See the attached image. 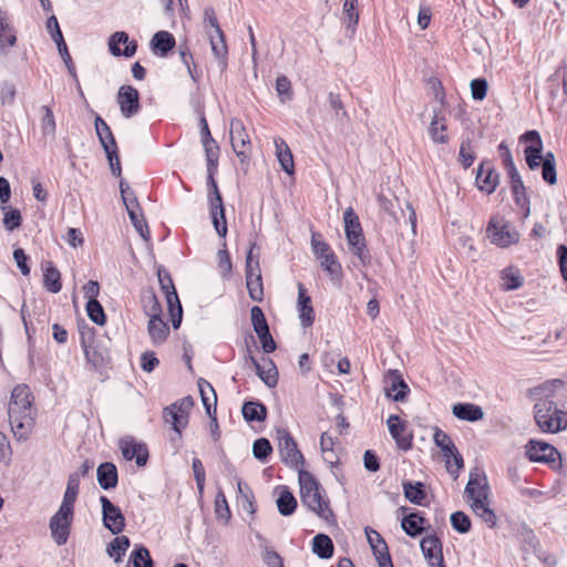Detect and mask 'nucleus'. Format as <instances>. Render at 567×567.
Returning <instances> with one entry per match:
<instances>
[{
    "label": "nucleus",
    "instance_id": "c9c22d12",
    "mask_svg": "<svg viewBox=\"0 0 567 567\" xmlns=\"http://www.w3.org/2000/svg\"><path fill=\"white\" fill-rule=\"evenodd\" d=\"M276 155L281 168L287 174L293 173V156L288 144L280 137L275 138Z\"/></svg>",
    "mask_w": 567,
    "mask_h": 567
},
{
    "label": "nucleus",
    "instance_id": "1a4fd4ad",
    "mask_svg": "<svg viewBox=\"0 0 567 567\" xmlns=\"http://www.w3.org/2000/svg\"><path fill=\"white\" fill-rule=\"evenodd\" d=\"M231 147L240 162H246L250 157L251 142L244 123L238 118H233L229 125Z\"/></svg>",
    "mask_w": 567,
    "mask_h": 567
},
{
    "label": "nucleus",
    "instance_id": "b1692460",
    "mask_svg": "<svg viewBox=\"0 0 567 567\" xmlns=\"http://www.w3.org/2000/svg\"><path fill=\"white\" fill-rule=\"evenodd\" d=\"M245 272L249 297L254 301H262L264 288L259 262H255L254 268L251 269H245Z\"/></svg>",
    "mask_w": 567,
    "mask_h": 567
},
{
    "label": "nucleus",
    "instance_id": "de8ad7c7",
    "mask_svg": "<svg viewBox=\"0 0 567 567\" xmlns=\"http://www.w3.org/2000/svg\"><path fill=\"white\" fill-rule=\"evenodd\" d=\"M40 112L42 113L40 124L42 134L44 136L54 137L56 131V123L51 107L48 105H43L40 107Z\"/></svg>",
    "mask_w": 567,
    "mask_h": 567
},
{
    "label": "nucleus",
    "instance_id": "423d86ee",
    "mask_svg": "<svg viewBox=\"0 0 567 567\" xmlns=\"http://www.w3.org/2000/svg\"><path fill=\"white\" fill-rule=\"evenodd\" d=\"M486 233L491 243L501 248L509 247L519 240L518 231L511 228L508 223L497 216L489 219Z\"/></svg>",
    "mask_w": 567,
    "mask_h": 567
},
{
    "label": "nucleus",
    "instance_id": "680f3d73",
    "mask_svg": "<svg viewBox=\"0 0 567 567\" xmlns=\"http://www.w3.org/2000/svg\"><path fill=\"white\" fill-rule=\"evenodd\" d=\"M215 513L219 519H224L225 522H228L231 516L226 496L221 491L216 495Z\"/></svg>",
    "mask_w": 567,
    "mask_h": 567
},
{
    "label": "nucleus",
    "instance_id": "4c0bfd02",
    "mask_svg": "<svg viewBox=\"0 0 567 567\" xmlns=\"http://www.w3.org/2000/svg\"><path fill=\"white\" fill-rule=\"evenodd\" d=\"M237 491H238V501L243 507V509L249 514L256 513L255 505V496L251 488L241 481V478H237Z\"/></svg>",
    "mask_w": 567,
    "mask_h": 567
},
{
    "label": "nucleus",
    "instance_id": "ddd939ff",
    "mask_svg": "<svg viewBox=\"0 0 567 567\" xmlns=\"http://www.w3.org/2000/svg\"><path fill=\"white\" fill-rule=\"evenodd\" d=\"M100 503L103 525L114 535L122 533L125 527V517L121 509L104 495L100 497Z\"/></svg>",
    "mask_w": 567,
    "mask_h": 567
},
{
    "label": "nucleus",
    "instance_id": "3c124183",
    "mask_svg": "<svg viewBox=\"0 0 567 567\" xmlns=\"http://www.w3.org/2000/svg\"><path fill=\"white\" fill-rule=\"evenodd\" d=\"M203 146L206 154L207 171H217L219 158V146L215 140L203 141Z\"/></svg>",
    "mask_w": 567,
    "mask_h": 567
},
{
    "label": "nucleus",
    "instance_id": "7c9ffc66",
    "mask_svg": "<svg viewBox=\"0 0 567 567\" xmlns=\"http://www.w3.org/2000/svg\"><path fill=\"white\" fill-rule=\"evenodd\" d=\"M388 381L391 383L386 389V395L393 401H403L409 392V386L396 371H390Z\"/></svg>",
    "mask_w": 567,
    "mask_h": 567
},
{
    "label": "nucleus",
    "instance_id": "6e6d98bb",
    "mask_svg": "<svg viewBox=\"0 0 567 567\" xmlns=\"http://www.w3.org/2000/svg\"><path fill=\"white\" fill-rule=\"evenodd\" d=\"M130 563L133 564V567H153V560L151 558L150 551L144 546L137 547L131 554Z\"/></svg>",
    "mask_w": 567,
    "mask_h": 567
},
{
    "label": "nucleus",
    "instance_id": "052dcab7",
    "mask_svg": "<svg viewBox=\"0 0 567 567\" xmlns=\"http://www.w3.org/2000/svg\"><path fill=\"white\" fill-rule=\"evenodd\" d=\"M217 171H207V187H208V200L210 204L223 203L221 195L219 193L217 183L215 181V174Z\"/></svg>",
    "mask_w": 567,
    "mask_h": 567
},
{
    "label": "nucleus",
    "instance_id": "c03bdc74",
    "mask_svg": "<svg viewBox=\"0 0 567 567\" xmlns=\"http://www.w3.org/2000/svg\"><path fill=\"white\" fill-rule=\"evenodd\" d=\"M276 503L278 512L282 516L292 515L297 508V499L287 487H282Z\"/></svg>",
    "mask_w": 567,
    "mask_h": 567
},
{
    "label": "nucleus",
    "instance_id": "774afa93",
    "mask_svg": "<svg viewBox=\"0 0 567 567\" xmlns=\"http://www.w3.org/2000/svg\"><path fill=\"white\" fill-rule=\"evenodd\" d=\"M319 259L321 260V266L330 276H339L341 272V265L333 251L329 252L324 257H320Z\"/></svg>",
    "mask_w": 567,
    "mask_h": 567
},
{
    "label": "nucleus",
    "instance_id": "f3484780",
    "mask_svg": "<svg viewBox=\"0 0 567 567\" xmlns=\"http://www.w3.org/2000/svg\"><path fill=\"white\" fill-rule=\"evenodd\" d=\"M526 454L532 462L554 463L559 456L558 451L551 444L530 440L526 445Z\"/></svg>",
    "mask_w": 567,
    "mask_h": 567
},
{
    "label": "nucleus",
    "instance_id": "e433bc0d",
    "mask_svg": "<svg viewBox=\"0 0 567 567\" xmlns=\"http://www.w3.org/2000/svg\"><path fill=\"white\" fill-rule=\"evenodd\" d=\"M241 412L247 422H262L267 417V408L260 402H245Z\"/></svg>",
    "mask_w": 567,
    "mask_h": 567
},
{
    "label": "nucleus",
    "instance_id": "37998d69",
    "mask_svg": "<svg viewBox=\"0 0 567 567\" xmlns=\"http://www.w3.org/2000/svg\"><path fill=\"white\" fill-rule=\"evenodd\" d=\"M210 216L216 233L225 238L227 235V223L225 217L224 204H210Z\"/></svg>",
    "mask_w": 567,
    "mask_h": 567
},
{
    "label": "nucleus",
    "instance_id": "5701e85b",
    "mask_svg": "<svg viewBox=\"0 0 567 567\" xmlns=\"http://www.w3.org/2000/svg\"><path fill=\"white\" fill-rule=\"evenodd\" d=\"M297 308L301 326L303 328L311 327L315 322V310L311 305V298L307 295V289L301 282L298 284Z\"/></svg>",
    "mask_w": 567,
    "mask_h": 567
},
{
    "label": "nucleus",
    "instance_id": "ea45409f",
    "mask_svg": "<svg viewBox=\"0 0 567 567\" xmlns=\"http://www.w3.org/2000/svg\"><path fill=\"white\" fill-rule=\"evenodd\" d=\"M198 388L206 413L212 416V410L216 412L217 395L214 388L206 380L198 381Z\"/></svg>",
    "mask_w": 567,
    "mask_h": 567
},
{
    "label": "nucleus",
    "instance_id": "39448f33",
    "mask_svg": "<svg viewBox=\"0 0 567 567\" xmlns=\"http://www.w3.org/2000/svg\"><path fill=\"white\" fill-rule=\"evenodd\" d=\"M344 230L348 244L352 252L360 259L363 265L371 260V256L367 249L365 240L362 234L361 224L358 215L351 207L343 213Z\"/></svg>",
    "mask_w": 567,
    "mask_h": 567
},
{
    "label": "nucleus",
    "instance_id": "393cba45",
    "mask_svg": "<svg viewBox=\"0 0 567 567\" xmlns=\"http://www.w3.org/2000/svg\"><path fill=\"white\" fill-rule=\"evenodd\" d=\"M446 117L441 110H434L433 116L429 126V133L432 141L436 144H446L449 135L446 133Z\"/></svg>",
    "mask_w": 567,
    "mask_h": 567
},
{
    "label": "nucleus",
    "instance_id": "72a5a7b5",
    "mask_svg": "<svg viewBox=\"0 0 567 567\" xmlns=\"http://www.w3.org/2000/svg\"><path fill=\"white\" fill-rule=\"evenodd\" d=\"M426 519L419 513H411L403 517L401 522L402 529L411 537L420 536L424 530Z\"/></svg>",
    "mask_w": 567,
    "mask_h": 567
},
{
    "label": "nucleus",
    "instance_id": "a19ab883",
    "mask_svg": "<svg viewBox=\"0 0 567 567\" xmlns=\"http://www.w3.org/2000/svg\"><path fill=\"white\" fill-rule=\"evenodd\" d=\"M158 281L161 285V289L164 292L167 301V306H172L175 302H178V296L173 284V279L166 270L159 269L157 272Z\"/></svg>",
    "mask_w": 567,
    "mask_h": 567
},
{
    "label": "nucleus",
    "instance_id": "603ef678",
    "mask_svg": "<svg viewBox=\"0 0 567 567\" xmlns=\"http://www.w3.org/2000/svg\"><path fill=\"white\" fill-rule=\"evenodd\" d=\"M330 109L334 112V117L338 122L344 123L349 121V114L344 110L343 102L338 93L330 92L328 95Z\"/></svg>",
    "mask_w": 567,
    "mask_h": 567
},
{
    "label": "nucleus",
    "instance_id": "7ed1b4c3",
    "mask_svg": "<svg viewBox=\"0 0 567 567\" xmlns=\"http://www.w3.org/2000/svg\"><path fill=\"white\" fill-rule=\"evenodd\" d=\"M534 420L544 433L555 434L567 429V412L559 409L556 402L549 398L536 401Z\"/></svg>",
    "mask_w": 567,
    "mask_h": 567
},
{
    "label": "nucleus",
    "instance_id": "bb28decb",
    "mask_svg": "<svg viewBox=\"0 0 567 567\" xmlns=\"http://www.w3.org/2000/svg\"><path fill=\"white\" fill-rule=\"evenodd\" d=\"M94 127L103 150L105 152L111 151V154L114 155L117 144L109 124L100 115H95Z\"/></svg>",
    "mask_w": 567,
    "mask_h": 567
},
{
    "label": "nucleus",
    "instance_id": "c85d7f7f",
    "mask_svg": "<svg viewBox=\"0 0 567 567\" xmlns=\"http://www.w3.org/2000/svg\"><path fill=\"white\" fill-rule=\"evenodd\" d=\"M455 417L462 421L476 422L484 417V411L474 403H456L452 408Z\"/></svg>",
    "mask_w": 567,
    "mask_h": 567
},
{
    "label": "nucleus",
    "instance_id": "a18cd8bd",
    "mask_svg": "<svg viewBox=\"0 0 567 567\" xmlns=\"http://www.w3.org/2000/svg\"><path fill=\"white\" fill-rule=\"evenodd\" d=\"M471 508L488 527L493 528L496 525V515L489 508L488 499L480 501L478 503H471Z\"/></svg>",
    "mask_w": 567,
    "mask_h": 567
},
{
    "label": "nucleus",
    "instance_id": "f257e3e1",
    "mask_svg": "<svg viewBox=\"0 0 567 567\" xmlns=\"http://www.w3.org/2000/svg\"><path fill=\"white\" fill-rule=\"evenodd\" d=\"M8 415L14 437L18 441H27L34 426L31 392L28 385L18 384L13 388Z\"/></svg>",
    "mask_w": 567,
    "mask_h": 567
},
{
    "label": "nucleus",
    "instance_id": "dca6fc26",
    "mask_svg": "<svg viewBox=\"0 0 567 567\" xmlns=\"http://www.w3.org/2000/svg\"><path fill=\"white\" fill-rule=\"evenodd\" d=\"M420 546L431 567H445L442 553V542L435 534L424 536Z\"/></svg>",
    "mask_w": 567,
    "mask_h": 567
},
{
    "label": "nucleus",
    "instance_id": "2eb2a0df",
    "mask_svg": "<svg viewBox=\"0 0 567 567\" xmlns=\"http://www.w3.org/2000/svg\"><path fill=\"white\" fill-rule=\"evenodd\" d=\"M522 140L532 142L524 150L526 163L529 169L535 171L542 165L543 141L537 131H527L522 135Z\"/></svg>",
    "mask_w": 567,
    "mask_h": 567
},
{
    "label": "nucleus",
    "instance_id": "338daca9",
    "mask_svg": "<svg viewBox=\"0 0 567 567\" xmlns=\"http://www.w3.org/2000/svg\"><path fill=\"white\" fill-rule=\"evenodd\" d=\"M217 261H218V268H219L220 275L224 278L229 277V275L231 272L233 265H231V260L229 257V252L226 249V243H224V248L219 249L217 252Z\"/></svg>",
    "mask_w": 567,
    "mask_h": 567
},
{
    "label": "nucleus",
    "instance_id": "cd10ccee",
    "mask_svg": "<svg viewBox=\"0 0 567 567\" xmlns=\"http://www.w3.org/2000/svg\"><path fill=\"white\" fill-rule=\"evenodd\" d=\"M97 483L103 489L116 487L118 473L116 466L111 462H104L96 470Z\"/></svg>",
    "mask_w": 567,
    "mask_h": 567
},
{
    "label": "nucleus",
    "instance_id": "a211bd4d",
    "mask_svg": "<svg viewBox=\"0 0 567 567\" xmlns=\"http://www.w3.org/2000/svg\"><path fill=\"white\" fill-rule=\"evenodd\" d=\"M365 535L379 567H393L388 545L382 536L371 527L365 528Z\"/></svg>",
    "mask_w": 567,
    "mask_h": 567
},
{
    "label": "nucleus",
    "instance_id": "6e6552de",
    "mask_svg": "<svg viewBox=\"0 0 567 567\" xmlns=\"http://www.w3.org/2000/svg\"><path fill=\"white\" fill-rule=\"evenodd\" d=\"M279 454L281 461L298 472L302 470L305 458L302 453L298 450L297 443L287 431L279 432Z\"/></svg>",
    "mask_w": 567,
    "mask_h": 567
},
{
    "label": "nucleus",
    "instance_id": "0eeeda50",
    "mask_svg": "<svg viewBox=\"0 0 567 567\" xmlns=\"http://www.w3.org/2000/svg\"><path fill=\"white\" fill-rule=\"evenodd\" d=\"M193 405L190 396H186L164 409L163 417L177 433V441L182 439V431L188 423V412Z\"/></svg>",
    "mask_w": 567,
    "mask_h": 567
},
{
    "label": "nucleus",
    "instance_id": "4d7b16f0",
    "mask_svg": "<svg viewBox=\"0 0 567 567\" xmlns=\"http://www.w3.org/2000/svg\"><path fill=\"white\" fill-rule=\"evenodd\" d=\"M89 318L96 324L103 326L106 321L104 309L97 300H90L86 303Z\"/></svg>",
    "mask_w": 567,
    "mask_h": 567
},
{
    "label": "nucleus",
    "instance_id": "13d9d810",
    "mask_svg": "<svg viewBox=\"0 0 567 567\" xmlns=\"http://www.w3.org/2000/svg\"><path fill=\"white\" fill-rule=\"evenodd\" d=\"M128 217H130L134 228L136 229V231L141 235V237L144 240H148L150 239V229H148L147 223L143 216L142 210L138 213L130 212Z\"/></svg>",
    "mask_w": 567,
    "mask_h": 567
},
{
    "label": "nucleus",
    "instance_id": "6ab92c4d",
    "mask_svg": "<svg viewBox=\"0 0 567 567\" xmlns=\"http://www.w3.org/2000/svg\"><path fill=\"white\" fill-rule=\"evenodd\" d=\"M475 182L478 189L487 194H492L496 189L499 183V175L492 162L484 161L480 164Z\"/></svg>",
    "mask_w": 567,
    "mask_h": 567
},
{
    "label": "nucleus",
    "instance_id": "a878e982",
    "mask_svg": "<svg viewBox=\"0 0 567 567\" xmlns=\"http://www.w3.org/2000/svg\"><path fill=\"white\" fill-rule=\"evenodd\" d=\"M247 358L252 363V365L256 370V373L264 381V383L266 385H268L269 388H274L277 385L278 371H277V368L274 364L272 360H268V368L261 367L260 363L251 354V351L249 348H247Z\"/></svg>",
    "mask_w": 567,
    "mask_h": 567
},
{
    "label": "nucleus",
    "instance_id": "c756f323",
    "mask_svg": "<svg viewBox=\"0 0 567 567\" xmlns=\"http://www.w3.org/2000/svg\"><path fill=\"white\" fill-rule=\"evenodd\" d=\"M42 270H43V286L44 288L52 292L58 293L62 289L61 284V274L60 271L54 267L52 261H44L42 264Z\"/></svg>",
    "mask_w": 567,
    "mask_h": 567
},
{
    "label": "nucleus",
    "instance_id": "e2e57ef3",
    "mask_svg": "<svg viewBox=\"0 0 567 567\" xmlns=\"http://www.w3.org/2000/svg\"><path fill=\"white\" fill-rule=\"evenodd\" d=\"M4 213L3 225L7 230L12 231L21 226L22 217L19 209H8L7 207H2Z\"/></svg>",
    "mask_w": 567,
    "mask_h": 567
},
{
    "label": "nucleus",
    "instance_id": "4468645a",
    "mask_svg": "<svg viewBox=\"0 0 567 567\" xmlns=\"http://www.w3.org/2000/svg\"><path fill=\"white\" fill-rule=\"evenodd\" d=\"M116 101L120 106L121 114L125 118H131L141 110L140 93L132 85H122L118 89Z\"/></svg>",
    "mask_w": 567,
    "mask_h": 567
},
{
    "label": "nucleus",
    "instance_id": "58836bf2",
    "mask_svg": "<svg viewBox=\"0 0 567 567\" xmlns=\"http://www.w3.org/2000/svg\"><path fill=\"white\" fill-rule=\"evenodd\" d=\"M358 2L359 0H344L342 6L343 21L347 30H349L351 34L355 32L359 22Z\"/></svg>",
    "mask_w": 567,
    "mask_h": 567
},
{
    "label": "nucleus",
    "instance_id": "bf43d9fd",
    "mask_svg": "<svg viewBox=\"0 0 567 567\" xmlns=\"http://www.w3.org/2000/svg\"><path fill=\"white\" fill-rule=\"evenodd\" d=\"M451 525L461 534H466L471 530V519L463 512H455L451 515Z\"/></svg>",
    "mask_w": 567,
    "mask_h": 567
},
{
    "label": "nucleus",
    "instance_id": "412c9836",
    "mask_svg": "<svg viewBox=\"0 0 567 567\" xmlns=\"http://www.w3.org/2000/svg\"><path fill=\"white\" fill-rule=\"evenodd\" d=\"M81 344L87 362H90L94 368H100L105 363L106 358L95 346L91 329L81 331Z\"/></svg>",
    "mask_w": 567,
    "mask_h": 567
},
{
    "label": "nucleus",
    "instance_id": "f8f14e48",
    "mask_svg": "<svg viewBox=\"0 0 567 567\" xmlns=\"http://www.w3.org/2000/svg\"><path fill=\"white\" fill-rule=\"evenodd\" d=\"M118 447L126 461L135 460L137 466L146 465L148 461V449L143 442H137L135 437L126 435L118 442Z\"/></svg>",
    "mask_w": 567,
    "mask_h": 567
},
{
    "label": "nucleus",
    "instance_id": "4be33fe9",
    "mask_svg": "<svg viewBox=\"0 0 567 567\" xmlns=\"http://www.w3.org/2000/svg\"><path fill=\"white\" fill-rule=\"evenodd\" d=\"M389 432L395 441L399 449L408 451L412 447V435L405 434L406 425L400 422L399 416L390 415L386 420Z\"/></svg>",
    "mask_w": 567,
    "mask_h": 567
},
{
    "label": "nucleus",
    "instance_id": "49530a36",
    "mask_svg": "<svg viewBox=\"0 0 567 567\" xmlns=\"http://www.w3.org/2000/svg\"><path fill=\"white\" fill-rule=\"evenodd\" d=\"M404 496L415 505H422V501L425 498L424 485L421 482L415 484L411 482H403L402 484Z\"/></svg>",
    "mask_w": 567,
    "mask_h": 567
},
{
    "label": "nucleus",
    "instance_id": "69168bd1",
    "mask_svg": "<svg viewBox=\"0 0 567 567\" xmlns=\"http://www.w3.org/2000/svg\"><path fill=\"white\" fill-rule=\"evenodd\" d=\"M458 157H460V161H461L462 165L464 166V168H468L473 165L474 159H475V154L472 148V143L470 140H464L461 143Z\"/></svg>",
    "mask_w": 567,
    "mask_h": 567
},
{
    "label": "nucleus",
    "instance_id": "5fc2aeb1",
    "mask_svg": "<svg viewBox=\"0 0 567 567\" xmlns=\"http://www.w3.org/2000/svg\"><path fill=\"white\" fill-rule=\"evenodd\" d=\"M251 323L257 336L269 331V326L260 307L254 306L250 310Z\"/></svg>",
    "mask_w": 567,
    "mask_h": 567
},
{
    "label": "nucleus",
    "instance_id": "2f4dec72",
    "mask_svg": "<svg viewBox=\"0 0 567 567\" xmlns=\"http://www.w3.org/2000/svg\"><path fill=\"white\" fill-rule=\"evenodd\" d=\"M175 44L176 41L174 35L167 31L156 32L151 40L152 50L155 54L161 56H166Z\"/></svg>",
    "mask_w": 567,
    "mask_h": 567
},
{
    "label": "nucleus",
    "instance_id": "20e7f679",
    "mask_svg": "<svg viewBox=\"0 0 567 567\" xmlns=\"http://www.w3.org/2000/svg\"><path fill=\"white\" fill-rule=\"evenodd\" d=\"M203 25L209 39L212 52L218 61L220 70L224 71L227 68L228 47L214 8H205Z\"/></svg>",
    "mask_w": 567,
    "mask_h": 567
},
{
    "label": "nucleus",
    "instance_id": "864d4df0",
    "mask_svg": "<svg viewBox=\"0 0 567 567\" xmlns=\"http://www.w3.org/2000/svg\"><path fill=\"white\" fill-rule=\"evenodd\" d=\"M433 439L435 444L444 453L445 457H450V454L455 453L456 446L452 439L444 431L436 429Z\"/></svg>",
    "mask_w": 567,
    "mask_h": 567
},
{
    "label": "nucleus",
    "instance_id": "9d476101",
    "mask_svg": "<svg viewBox=\"0 0 567 567\" xmlns=\"http://www.w3.org/2000/svg\"><path fill=\"white\" fill-rule=\"evenodd\" d=\"M464 494L471 503L488 499L489 486L483 470L475 467L471 471Z\"/></svg>",
    "mask_w": 567,
    "mask_h": 567
},
{
    "label": "nucleus",
    "instance_id": "8fccbe9b",
    "mask_svg": "<svg viewBox=\"0 0 567 567\" xmlns=\"http://www.w3.org/2000/svg\"><path fill=\"white\" fill-rule=\"evenodd\" d=\"M502 288L504 290H515L523 285V279L517 269L512 267L505 268L501 274Z\"/></svg>",
    "mask_w": 567,
    "mask_h": 567
},
{
    "label": "nucleus",
    "instance_id": "79ce46f5",
    "mask_svg": "<svg viewBox=\"0 0 567 567\" xmlns=\"http://www.w3.org/2000/svg\"><path fill=\"white\" fill-rule=\"evenodd\" d=\"M312 550L321 559H328L333 555V543L328 535L318 534L312 539Z\"/></svg>",
    "mask_w": 567,
    "mask_h": 567
},
{
    "label": "nucleus",
    "instance_id": "9b49d317",
    "mask_svg": "<svg viewBox=\"0 0 567 567\" xmlns=\"http://www.w3.org/2000/svg\"><path fill=\"white\" fill-rule=\"evenodd\" d=\"M74 512L60 507L58 512L50 518L49 527L51 536L59 546L66 544L70 536Z\"/></svg>",
    "mask_w": 567,
    "mask_h": 567
},
{
    "label": "nucleus",
    "instance_id": "0e129e2a",
    "mask_svg": "<svg viewBox=\"0 0 567 567\" xmlns=\"http://www.w3.org/2000/svg\"><path fill=\"white\" fill-rule=\"evenodd\" d=\"M271 452L272 447L267 439L261 437L254 442L252 454L257 460L265 461Z\"/></svg>",
    "mask_w": 567,
    "mask_h": 567
},
{
    "label": "nucleus",
    "instance_id": "aec40b11",
    "mask_svg": "<svg viewBox=\"0 0 567 567\" xmlns=\"http://www.w3.org/2000/svg\"><path fill=\"white\" fill-rule=\"evenodd\" d=\"M109 49L114 56L131 58L137 50V43L136 41H130L126 32L116 31L109 40Z\"/></svg>",
    "mask_w": 567,
    "mask_h": 567
},
{
    "label": "nucleus",
    "instance_id": "f03ea898",
    "mask_svg": "<svg viewBox=\"0 0 567 567\" xmlns=\"http://www.w3.org/2000/svg\"><path fill=\"white\" fill-rule=\"evenodd\" d=\"M300 497L305 506L328 523L336 520L330 502L317 478L308 471H299Z\"/></svg>",
    "mask_w": 567,
    "mask_h": 567
},
{
    "label": "nucleus",
    "instance_id": "473e14b6",
    "mask_svg": "<svg viewBox=\"0 0 567 567\" xmlns=\"http://www.w3.org/2000/svg\"><path fill=\"white\" fill-rule=\"evenodd\" d=\"M147 330L155 344L163 343L169 333V328L161 316H151Z\"/></svg>",
    "mask_w": 567,
    "mask_h": 567
},
{
    "label": "nucleus",
    "instance_id": "09e8293b",
    "mask_svg": "<svg viewBox=\"0 0 567 567\" xmlns=\"http://www.w3.org/2000/svg\"><path fill=\"white\" fill-rule=\"evenodd\" d=\"M130 544V539L126 536L115 537L107 546V554L114 558L115 563H118L128 549Z\"/></svg>",
    "mask_w": 567,
    "mask_h": 567
},
{
    "label": "nucleus",
    "instance_id": "f704fd0d",
    "mask_svg": "<svg viewBox=\"0 0 567 567\" xmlns=\"http://www.w3.org/2000/svg\"><path fill=\"white\" fill-rule=\"evenodd\" d=\"M509 179H511V188L512 193L514 195V199L517 205L524 207L528 204V198L526 195V188L524 186L523 179L517 171V168H513L509 171H506Z\"/></svg>",
    "mask_w": 567,
    "mask_h": 567
}]
</instances>
